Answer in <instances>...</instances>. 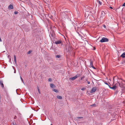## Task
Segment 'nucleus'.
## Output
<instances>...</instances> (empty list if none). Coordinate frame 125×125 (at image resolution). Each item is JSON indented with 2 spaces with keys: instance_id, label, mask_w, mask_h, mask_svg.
<instances>
[{
  "instance_id": "obj_1",
  "label": "nucleus",
  "mask_w": 125,
  "mask_h": 125,
  "mask_svg": "<svg viewBox=\"0 0 125 125\" xmlns=\"http://www.w3.org/2000/svg\"><path fill=\"white\" fill-rule=\"evenodd\" d=\"M68 13L67 11H65L64 12H61L60 15L62 19H64L68 18Z\"/></svg>"
},
{
  "instance_id": "obj_2",
  "label": "nucleus",
  "mask_w": 125,
  "mask_h": 125,
  "mask_svg": "<svg viewBox=\"0 0 125 125\" xmlns=\"http://www.w3.org/2000/svg\"><path fill=\"white\" fill-rule=\"evenodd\" d=\"M108 41L109 40L108 39L105 37H103L102 39L100 40V42H108Z\"/></svg>"
},
{
  "instance_id": "obj_3",
  "label": "nucleus",
  "mask_w": 125,
  "mask_h": 125,
  "mask_svg": "<svg viewBox=\"0 0 125 125\" xmlns=\"http://www.w3.org/2000/svg\"><path fill=\"white\" fill-rule=\"evenodd\" d=\"M124 82H125V81H122L121 82V83L117 82V83L116 84H118L119 86L120 87H122L123 86V85L125 84V83H124Z\"/></svg>"
},
{
  "instance_id": "obj_4",
  "label": "nucleus",
  "mask_w": 125,
  "mask_h": 125,
  "mask_svg": "<svg viewBox=\"0 0 125 125\" xmlns=\"http://www.w3.org/2000/svg\"><path fill=\"white\" fill-rule=\"evenodd\" d=\"M80 76V75L79 74H78L76 75L75 76L71 78H70V80H73L76 78H77L78 77H79Z\"/></svg>"
},
{
  "instance_id": "obj_5",
  "label": "nucleus",
  "mask_w": 125,
  "mask_h": 125,
  "mask_svg": "<svg viewBox=\"0 0 125 125\" xmlns=\"http://www.w3.org/2000/svg\"><path fill=\"white\" fill-rule=\"evenodd\" d=\"M54 43L56 44H61L62 45V41L61 40H59L57 41H55Z\"/></svg>"
},
{
  "instance_id": "obj_6",
  "label": "nucleus",
  "mask_w": 125,
  "mask_h": 125,
  "mask_svg": "<svg viewBox=\"0 0 125 125\" xmlns=\"http://www.w3.org/2000/svg\"><path fill=\"white\" fill-rule=\"evenodd\" d=\"M96 89V87H94L92 88V90L90 92L91 93H93L95 92Z\"/></svg>"
},
{
  "instance_id": "obj_7",
  "label": "nucleus",
  "mask_w": 125,
  "mask_h": 125,
  "mask_svg": "<svg viewBox=\"0 0 125 125\" xmlns=\"http://www.w3.org/2000/svg\"><path fill=\"white\" fill-rule=\"evenodd\" d=\"M109 88L111 89H112L114 90H115L116 88L117 87L115 85H114L112 87H111L110 86H109Z\"/></svg>"
},
{
  "instance_id": "obj_8",
  "label": "nucleus",
  "mask_w": 125,
  "mask_h": 125,
  "mask_svg": "<svg viewBox=\"0 0 125 125\" xmlns=\"http://www.w3.org/2000/svg\"><path fill=\"white\" fill-rule=\"evenodd\" d=\"M54 36V32L53 31H52V32H51L50 35V36L53 37Z\"/></svg>"
},
{
  "instance_id": "obj_9",
  "label": "nucleus",
  "mask_w": 125,
  "mask_h": 125,
  "mask_svg": "<svg viewBox=\"0 0 125 125\" xmlns=\"http://www.w3.org/2000/svg\"><path fill=\"white\" fill-rule=\"evenodd\" d=\"M0 84L1 85V87L3 88L4 87V85L3 83V81H0Z\"/></svg>"
},
{
  "instance_id": "obj_10",
  "label": "nucleus",
  "mask_w": 125,
  "mask_h": 125,
  "mask_svg": "<svg viewBox=\"0 0 125 125\" xmlns=\"http://www.w3.org/2000/svg\"><path fill=\"white\" fill-rule=\"evenodd\" d=\"M8 9H13V5L11 4H10L8 7Z\"/></svg>"
},
{
  "instance_id": "obj_11",
  "label": "nucleus",
  "mask_w": 125,
  "mask_h": 125,
  "mask_svg": "<svg viewBox=\"0 0 125 125\" xmlns=\"http://www.w3.org/2000/svg\"><path fill=\"white\" fill-rule=\"evenodd\" d=\"M90 65L91 66H93V61L92 59H91L90 60Z\"/></svg>"
},
{
  "instance_id": "obj_12",
  "label": "nucleus",
  "mask_w": 125,
  "mask_h": 125,
  "mask_svg": "<svg viewBox=\"0 0 125 125\" xmlns=\"http://www.w3.org/2000/svg\"><path fill=\"white\" fill-rule=\"evenodd\" d=\"M120 56L122 58H125V52H124Z\"/></svg>"
},
{
  "instance_id": "obj_13",
  "label": "nucleus",
  "mask_w": 125,
  "mask_h": 125,
  "mask_svg": "<svg viewBox=\"0 0 125 125\" xmlns=\"http://www.w3.org/2000/svg\"><path fill=\"white\" fill-rule=\"evenodd\" d=\"M50 86L52 88H54L55 87V85L53 84H50Z\"/></svg>"
},
{
  "instance_id": "obj_14",
  "label": "nucleus",
  "mask_w": 125,
  "mask_h": 125,
  "mask_svg": "<svg viewBox=\"0 0 125 125\" xmlns=\"http://www.w3.org/2000/svg\"><path fill=\"white\" fill-rule=\"evenodd\" d=\"M14 61L15 63H17V61H16V56L15 55H14Z\"/></svg>"
},
{
  "instance_id": "obj_15",
  "label": "nucleus",
  "mask_w": 125,
  "mask_h": 125,
  "mask_svg": "<svg viewBox=\"0 0 125 125\" xmlns=\"http://www.w3.org/2000/svg\"><path fill=\"white\" fill-rule=\"evenodd\" d=\"M101 14L102 16H105V13L104 11H102Z\"/></svg>"
},
{
  "instance_id": "obj_16",
  "label": "nucleus",
  "mask_w": 125,
  "mask_h": 125,
  "mask_svg": "<svg viewBox=\"0 0 125 125\" xmlns=\"http://www.w3.org/2000/svg\"><path fill=\"white\" fill-rule=\"evenodd\" d=\"M57 98L60 99H61L62 98V97L61 96L58 95H57Z\"/></svg>"
},
{
  "instance_id": "obj_17",
  "label": "nucleus",
  "mask_w": 125,
  "mask_h": 125,
  "mask_svg": "<svg viewBox=\"0 0 125 125\" xmlns=\"http://www.w3.org/2000/svg\"><path fill=\"white\" fill-rule=\"evenodd\" d=\"M52 91L56 93H58V90L54 89H53L52 90Z\"/></svg>"
},
{
  "instance_id": "obj_18",
  "label": "nucleus",
  "mask_w": 125,
  "mask_h": 125,
  "mask_svg": "<svg viewBox=\"0 0 125 125\" xmlns=\"http://www.w3.org/2000/svg\"><path fill=\"white\" fill-rule=\"evenodd\" d=\"M61 57V55H57L56 56V57L57 58H60Z\"/></svg>"
},
{
  "instance_id": "obj_19",
  "label": "nucleus",
  "mask_w": 125,
  "mask_h": 125,
  "mask_svg": "<svg viewBox=\"0 0 125 125\" xmlns=\"http://www.w3.org/2000/svg\"><path fill=\"white\" fill-rule=\"evenodd\" d=\"M32 52V51L31 50L29 51H28L27 52V54H29L30 53H31V52Z\"/></svg>"
},
{
  "instance_id": "obj_20",
  "label": "nucleus",
  "mask_w": 125,
  "mask_h": 125,
  "mask_svg": "<svg viewBox=\"0 0 125 125\" xmlns=\"http://www.w3.org/2000/svg\"><path fill=\"white\" fill-rule=\"evenodd\" d=\"M20 78H21V81H22V82H23V83H24V81H23V79H22V78L21 77V76H20Z\"/></svg>"
},
{
  "instance_id": "obj_21",
  "label": "nucleus",
  "mask_w": 125,
  "mask_h": 125,
  "mask_svg": "<svg viewBox=\"0 0 125 125\" xmlns=\"http://www.w3.org/2000/svg\"><path fill=\"white\" fill-rule=\"evenodd\" d=\"M38 92H39V94H40L41 93V92H40V89H39L38 88Z\"/></svg>"
},
{
  "instance_id": "obj_22",
  "label": "nucleus",
  "mask_w": 125,
  "mask_h": 125,
  "mask_svg": "<svg viewBox=\"0 0 125 125\" xmlns=\"http://www.w3.org/2000/svg\"><path fill=\"white\" fill-rule=\"evenodd\" d=\"M98 3L100 5H102V2H100V1H99V0H98Z\"/></svg>"
},
{
  "instance_id": "obj_23",
  "label": "nucleus",
  "mask_w": 125,
  "mask_h": 125,
  "mask_svg": "<svg viewBox=\"0 0 125 125\" xmlns=\"http://www.w3.org/2000/svg\"><path fill=\"white\" fill-rule=\"evenodd\" d=\"M86 89L85 88H81V90H82L83 91Z\"/></svg>"
},
{
  "instance_id": "obj_24",
  "label": "nucleus",
  "mask_w": 125,
  "mask_h": 125,
  "mask_svg": "<svg viewBox=\"0 0 125 125\" xmlns=\"http://www.w3.org/2000/svg\"><path fill=\"white\" fill-rule=\"evenodd\" d=\"M77 118L78 119H81V118H83V117H77Z\"/></svg>"
},
{
  "instance_id": "obj_25",
  "label": "nucleus",
  "mask_w": 125,
  "mask_h": 125,
  "mask_svg": "<svg viewBox=\"0 0 125 125\" xmlns=\"http://www.w3.org/2000/svg\"><path fill=\"white\" fill-rule=\"evenodd\" d=\"M84 76H83V77H82L81 79V80H82L84 78Z\"/></svg>"
},
{
  "instance_id": "obj_26",
  "label": "nucleus",
  "mask_w": 125,
  "mask_h": 125,
  "mask_svg": "<svg viewBox=\"0 0 125 125\" xmlns=\"http://www.w3.org/2000/svg\"><path fill=\"white\" fill-rule=\"evenodd\" d=\"M86 81L87 82V83L88 84H90V82L89 81H88L86 79Z\"/></svg>"
},
{
  "instance_id": "obj_27",
  "label": "nucleus",
  "mask_w": 125,
  "mask_h": 125,
  "mask_svg": "<svg viewBox=\"0 0 125 125\" xmlns=\"http://www.w3.org/2000/svg\"><path fill=\"white\" fill-rule=\"evenodd\" d=\"M48 81H49L51 82V81H52V79H51V78H49L48 79Z\"/></svg>"
},
{
  "instance_id": "obj_28",
  "label": "nucleus",
  "mask_w": 125,
  "mask_h": 125,
  "mask_svg": "<svg viewBox=\"0 0 125 125\" xmlns=\"http://www.w3.org/2000/svg\"><path fill=\"white\" fill-rule=\"evenodd\" d=\"M96 105V104H93L91 105L92 106H95Z\"/></svg>"
},
{
  "instance_id": "obj_29",
  "label": "nucleus",
  "mask_w": 125,
  "mask_h": 125,
  "mask_svg": "<svg viewBox=\"0 0 125 125\" xmlns=\"http://www.w3.org/2000/svg\"><path fill=\"white\" fill-rule=\"evenodd\" d=\"M18 13L17 11H15L14 12V14H17Z\"/></svg>"
},
{
  "instance_id": "obj_30",
  "label": "nucleus",
  "mask_w": 125,
  "mask_h": 125,
  "mask_svg": "<svg viewBox=\"0 0 125 125\" xmlns=\"http://www.w3.org/2000/svg\"><path fill=\"white\" fill-rule=\"evenodd\" d=\"M91 66V67H92L94 69H96L93 66H93Z\"/></svg>"
},
{
  "instance_id": "obj_31",
  "label": "nucleus",
  "mask_w": 125,
  "mask_h": 125,
  "mask_svg": "<svg viewBox=\"0 0 125 125\" xmlns=\"http://www.w3.org/2000/svg\"><path fill=\"white\" fill-rule=\"evenodd\" d=\"M122 6H125V2L123 4Z\"/></svg>"
},
{
  "instance_id": "obj_32",
  "label": "nucleus",
  "mask_w": 125,
  "mask_h": 125,
  "mask_svg": "<svg viewBox=\"0 0 125 125\" xmlns=\"http://www.w3.org/2000/svg\"><path fill=\"white\" fill-rule=\"evenodd\" d=\"M105 84H107V85H108L109 86V84H108V83H107L105 82Z\"/></svg>"
},
{
  "instance_id": "obj_33",
  "label": "nucleus",
  "mask_w": 125,
  "mask_h": 125,
  "mask_svg": "<svg viewBox=\"0 0 125 125\" xmlns=\"http://www.w3.org/2000/svg\"><path fill=\"white\" fill-rule=\"evenodd\" d=\"M16 116H15L14 117V119H16Z\"/></svg>"
},
{
  "instance_id": "obj_34",
  "label": "nucleus",
  "mask_w": 125,
  "mask_h": 125,
  "mask_svg": "<svg viewBox=\"0 0 125 125\" xmlns=\"http://www.w3.org/2000/svg\"><path fill=\"white\" fill-rule=\"evenodd\" d=\"M110 8L111 9H113L112 7H110Z\"/></svg>"
},
{
  "instance_id": "obj_35",
  "label": "nucleus",
  "mask_w": 125,
  "mask_h": 125,
  "mask_svg": "<svg viewBox=\"0 0 125 125\" xmlns=\"http://www.w3.org/2000/svg\"><path fill=\"white\" fill-rule=\"evenodd\" d=\"M16 73V71H15V70H14V73Z\"/></svg>"
},
{
  "instance_id": "obj_36",
  "label": "nucleus",
  "mask_w": 125,
  "mask_h": 125,
  "mask_svg": "<svg viewBox=\"0 0 125 125\" xmlns=\"http://www.w3.org/2000/svg\"><path fill=\"white\" fill-rule=\"evenodd\" d=\"M104 27L105 28V27H106V26H105V25H104Z\"/></svg>"
},
{
  "instance_id": "obj_37",
  "label": "nucleus",
  "mask_w": 125,
  "mask_h": 125,
  "mask_svg": "<svg viewBox=\"0 0 125 125\" xmlns=\"http://www.w3.org/2000/svg\"><path fill=\"white\" fill-rule=\"evenodd\" d=\"M13 123V125H15L14 124V123Z\"/></svg>"
},
{
  "instance_id": "obj_38",
  "label": "nucleus",
  "mask_w": 125,
  "mask_h": 125,
  "mask_svg": "<svg viewBox=\"0 0 125 125\" xmlns=\"http://www.w3.org/2000/svg\"><path fill=\"white\" fill-rule=\"evenodd\" d=\"M78 34H79V35H80V34L79 33H78Z\"/></svg>"
},
{
  "instance_id": "obj_39",
  "label": "nucleus",
  "mask_w": 125,
  "mask_h": 125,
  "mask_svg": "<svg viewBox=\"0 0 125 125\" xmlns=\"http://www.w3.org/2000/svg\"><path fill=\"white\" fill-rule=\"evenodd\" d=\"M51 125H52V124H51Z\"/></svg>"
}]
</instances>
